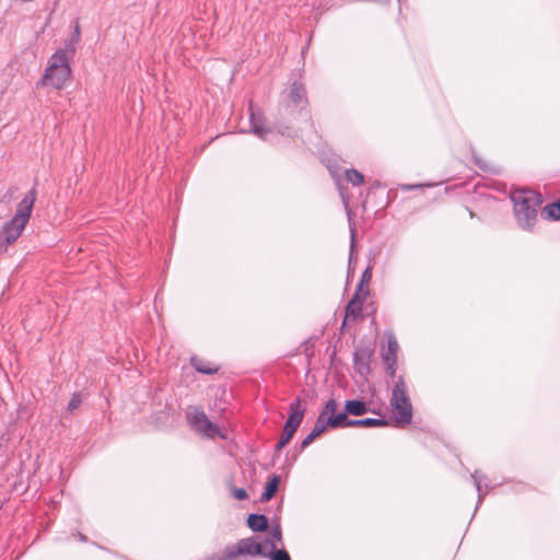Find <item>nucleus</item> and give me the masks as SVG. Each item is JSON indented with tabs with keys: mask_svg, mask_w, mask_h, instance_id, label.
<instances>
[{
	"mask_svg": "<svg viewBox=\"0 0 560 560\" xmlns=\"http://www.w3.org/2000/svg\"><path fill=\"white\" fill-rule=\"evenodd\" d=\"M79 40H80V26L78 23H75L74 32H73L72 36L70 37V39L66 42V44L73 43V47L75 48V45L79 43Z\"/></svg>",
	"mask_w": 560,
	"mask_h": 560,
	"instance_id": "2f4dec72",
	"label": "nucleus"
},
{
	"mask_svg": "<svg viewBox=\"0 0 560 560\" xmlns=\"http://www.w3.org/2000/svg\"><path fill=\"white\" fill-rule=\"evenodd\" d=\"M270 538L265 537L259 539L258 537H247L240 539L235 545L229 546L224 550V560H235L241 556H249L253 558H264L266 548Z\"/></svg>",
	"mask_w": 560,
	"mask_h": 560,
	"instance_id": "39448f33",
	"label": "nucleus"
},
{
	"mask_svg": "<svg viewBox=\"0 0 560 560\" xmlns=\"http://www.w3.org/2000/svg\"><path fill=\"white\" fill-rule=\"evenodd\" d=\"M280 481H281V478L279 475L272 474L271 476H269L264 486V491L261 493L260 501H262V502L270 501L278 492Z\"/></svg>",
	"mask_w": 560,
	"mask_h": 560,
	"instance_id": "6ab92c4d",
	"label": "nucleus"
},
{
	"mask_svg": "<svg viewBox=\"0 0 560 560\" xmlns=\"http://www.w3.org/2000/svg\"><path fill=\"white\" fill-rule=\"evenodd\" d=\"M348 219L350 221V232H351V245H350V254H349V269H350L352 262L355 260V258H354L355 228L351 223L350 214L348 215Z\"/></svg>",
	"mask_w": 560,
	"mask_h": 560,
	"instance_id": "bb28decb",
	"label": "nucleus"
},
{
	"mask_svg": "<svg viewBox=\"0 0 560 560\" xmlns=\"http://www.w3.org/2000/svg\"><path fill=\"white\" fill-rule=\"evenodd\" d=\"M374 348L369 343H360L353 352V368L361 376H366L371 372V358Z\"/></svg>",
	"mask_w": 560,
	"mask_h": 560,
	"instance_id": "9d476101",
	"label": "nucleus"
},
{
	"mask_svg": "<svg viewBox=\"0 0 560 560\" xmlns=\"http://www.w3.org/2000/svg\"><path fill=\"white\" fill-rule=\"evenodd\" d=\"M345 176L348 183L353 186H360L364 183V175L355 168H348L345 171Z\"/></svg>",
	"mask_w": 560,
	"mask_h": 560,
	"instance_id": "b1692460",
	"label": "nucleus"
},
{
	"mask_svg": "<svg viewBox=\"0 0 560 560\" xmlns=\"http://www.w3.org/2000/svg\"><path fill=\"white\" fill-rule=\"evenodd\" d=\"M524 489H525V485H523V483H517V489H516V491H517V492H521V491H523Z\"/></svg>",
	"mask_w": 560,
	"mask_h": 560,
	"instance_id": "ea45409f",
	"label": "nucleus"
},
{
	"mask_svg": "<svg viewBox=\"0 0 560 560\" xmlns=\"http://www.w3.org/2000/svg\"><path fill=\"white\" fill-rule=\"evenodd\" d=\"M190 365L196 372L203 375H213L219 371V366H210L209 362L198 358L197 355H191Z\"/></svg>",
	"mask_w": 560,
	"mask_h": 560,
	"instance_id": "412c9836",
	"label": "nucleus"
},
{
	"mask_svg": "<svg viewBox=\"0 0 560 560\" xmlns=\"http://www.w3.org/2000/svg\"><path fill=\"white\" fill-rule=\"evenodd\" d=\"M540 214L546 220H560V198L542 207Z\"/></svg>",
	"mask_w": 560,
	"mask_h": 560,
	"instance_id": "5701e85b",
	"label": "nucleus"
},
{
	"mask_svg": "<svg viewBox=\"0 0 560 560\" xmlns=\"http://www.w3.org/2000/svg\"><path fill=\"white\" fill-rule=\"evenodd\" d=\"M288 445L287 442H283L281 439L278 440V442L275 445L273 453L275 455H279L281 451Z\"/></svg>",
	"mask_w": 560,
	"mask_h": 560,
	"instance_id": "f704fd0d",
	"label": "nucleus"
},
{
	"mask_svg": "<svg viewBox=\"0 0 560 560\" xmlns=\"http://www.w3.org/2000/svg\"><path fill=\"white\" fill-rule=\"evenodd\" d=\"M475 162H476V164H477L481 170H483V171H486V170H487L486 164L481 163V162H480V160H479L477 156H475Z\"/></svg>",
	"mask_w": 560,
	"mask_h": 560,
	"instance_id": "e433bc0d",
	"label": "nucleus"
},
{
	"mask_svg": "<svg viewBox=\"0 0 560 560\" xmlns=\"http://www.w3.org/2000/svg\"><path fill=\"white\" fill-rule=\"evenodd\" d=\"M74 54L75 48L73 47V43L66 44L65 48H59L51 55L45 70H47V72H52L57 68L70 67V59Z\"/></svg>",
	"mask_w": 560,
	"mask_h": 560,
	"instance_id": "4468645a",
	"label": "nucleus"
},
{
	"mask_svg": "<svg viewBox=\"0 0 560 560\" xmlns=\"http://www.w3.org/2000/svg\"><path fill=\"white\" fill-rule=\"evenodd\" d=\"M186 417L190 427L194 428L196 431H199L201 425L208 419L206 412L199 407H196L192 410L188 411L186 413Z\"/></svg>",
	"mask_w": 560,
	"mask_h": 560,
	"instance_id": "4be33fe9",
	"label": "nucleus"
},
{
	"mask_svg": "<svg viewBox=\"0 0 560 560\" xmlns=\"http://www.w3.org/2000/svg\"><path fill=\"white\" fill-rule=\"evenodd\" d=\"M71 74V67L57 68L52 72H47V70H45L40 83L43 85H50L56 90H61L69 82Z\"/></svg>",
	"mask_w": 560,
	"mask_h": 560,
	"instance_id": "f8f14e48",
	"label": "nucleus"
},
{
	"mask_svg": "<svg viewBox=\"0 0 560 560\" xmlns=\"http://www.w3.org/2000/svg\"><path fill=\"white\" fill-rule=\"evenodd\" d=\"M264 558L269 560H292L290 553L284 548H278L276 541L272 540L268 544Z\"/></svg>",
	"mask_w": 560,
	"mask_h": 560,
	"instance_id": "aec40b11",
	"label": "nucleus"
},
{
	"mask_svg": "<svg viewBox=\"0 0 560 560\" xmlns=\"http://www.w3.org/2000/svg\"><path fill=\"white\" fill-rule=\"evenodd\" d=\"M305 412L306 402L302 401L300 396L295 397L289 405L288 418L283 423L282 433L279 439L289 444L303 422Z\"/></svg>",
	"mask_w": 560,
	"mask_h": 560,
	"instance_id": "0eeeda50",
	"label": "nucleus"
},
{
	"mask_svg": "<svg viewBox=\"0 0 560 560\" xmlns=\"http://www.w3.org/2000/svg\"><path fill=\"white\" fill-rule=\"evenodd\" d=\"M338 402L334 397H330L322 407L319 415L312 428L313 434L317 438L327 432L328 430L343 429L337 416Z\"/></svg>",
	"mask_w": 560,
	"mask_h": 560,
	"instance_id": "423d86ee",
	"label": "nucleus"
},
{
	"mask_svg": "<svg viewBox=\"0 0 560 560\" xmlns=\"http://www.w3.org/2000/svg\"><path fill=\"white\" fill-rule=\"evenodd\" d=\"M317 439V436L315 434H313V432L311 431L300 443V450L301 451H304L306 447H308L315 440Z\"/></svg>",
	"mask_w": 560,
	"mask_h": 560,
	"instance_id": "c85d7f7f",
	"label": "nucleus"
},
{
	"mask_svg": "<svg viewBox=\"0 0 560 560\" xmlns=\"http://www.w3.org/2000/svg\"><path fill=\"white\" fill-rule=\"evenodd\" d=\"M248 112L250 132H253L256 137L261 140H266L269 133L275 132L273 120L270 125H266L267 118L265 114L260 110V108L255 107L252 102L248 105Z\"/></svg>",
	"mask_w": 560,
	"mask_h": 560,
	"instance_id": "1a4fd4ad",
	"label": "nucleus"
},
{
	"mask_svg": "<svg viewBox=\"0 0 560 560\" xmlns=\"http://www.w3.org/2000/svg\"><path fill=\"white\" fill-rule=\"evenodd\" d=\"M366 287H368L366 284H361V282L359 281L353 294H358V296H363V294H364V296L366 299L369 295V289Z\"/></svg>",
	"mask_w": 560,
	"mask_h": 560,
	"instance_id": "473e14b6",
	"label": "nucleus"
},
{
	"mask_svg": "<svg viewBox=\"0 0 560 560\" xmlns=\"http://www.w3.org/2000/svg\"><path fill=\"white\" fill-rule=\"evenodd\" d=\"M365 296L353 294L345 307L346 319L355 320L362 312Z\"/></svg>",
	"mask_w": 560,
	"mask_h": 560,
	"instance_id": "dca6fc26",
	"label": "nucleus"
},
{
	"mask_svg": "<svg viewBox=\"0 0 560 560\" xmlns=\"http://www.w3.org/2000/svg\"><path fill=\"white\" fill-rule=\"evenodd\" d=\"M371 278H372V266H368L361 275V278H360L361 284L368 285L371 281Z\"/></svg>",
	"mask_w": 560,
	"mask_h": 560,
	"instance_id": "c756f323",
	"label": "nucleus"
},
{
	"mask_svg": "<svg viewBox=\"0 0 560 560\" xmlns=\"http://www.w3.org/2000/svg\"><path fill=\"white\" fill-rule=\"evenodd\" d=\"M370 410L369 402L364 398L347 399L345 401L343 410L338 411L337 416L342 424V428H349L353 419L349 416L360 417L368 413Z\"/></svg>",
	"mask_w": 560,
	"mask_h": 560,
	"instance_id": "6e6552de",
	"label": "nucleus"
},
{
	"mask_svg": "<svg viewBox=\"0 0 560 560\" xmlns=\"http://www.w3.org/2000/svg\"><path fill=\"white\" fill-rule=\"evenodd\" d=\"M246 525L254 533H266L269 529V520L265 514L250 513L247 516Z\"/></svg>",
	"mask_w": 560,
	"mask_h": 560,
	"instance_id": "2eb2a0df",
	"label": "nucleus"
},
{
	"mask_svg": "<svg viewBox=\"0 0 560 560\" xmlns=\"http://www.w3.org/2000/svg\"><path fill=\"white\" fill-rule=\"evenodd\" d=\"M369 412H371V413H373V415H376V416H378V417L383 416V415H382V411H381L380 409H375V408H371V407H370Z\"/></svg>",
	"mask_w": 560,
	"mask_h": 560,
	"instance_id": "4c0bfd02",
	"label": "nucleus"
},
{
	"mask_svg": "<svg viewBox=\"0 0 560 560\" xmlns=\"http://www.w3.org/2000/svg\"><path fill=\"white\" fill-rule=\"evenodd\" d=\"M74 536L78 538V540L80 542H86L88 541V536L82 534V533L78 532Z\"/></svg>",
	"mask_w": 560,
	"mask_h": 560,
	"instance_id": "c9c22d12",
	"label": "nucleus"
},
{
	"mask_svg": "<svg viewBox=\"0 0 560 560\" xmlns=\"http://www.w3.org/2000/svg\"><path fill=\"white\" fill-rule=\"evenodd\" d=\"M348 320H349V319H346V315H345V316H343V319H342V323H341V326H340V330H341V331H345L346 326H347V322H348Z\"/></svg>",
	"mask_w": 560,
	"mask_h": 560,
	"instance_id": "58836bf2",
	"label": "nucleus"
},
{
	"mask_svg": "<svg viewBox=\"0 0 560 560\" xmlns=\"http://www.w3.org/2000/svg\"><path fill=\"white\" fill-rule=\"evenodd\" d=\"M510 200L516 225L524 232H534L538 211L544 202L541 194L533 189L517 188L511 190Z\"/></svg>",
	"mask_w": 560,
	"mask_h": 560,
	"instance_id": "f257e3e1",
	"label": "nucleus"
},
{
	"mask_svg": "<svg viewBox=\"0 0 560 560\" xmlns=\"http://www.w3.org/2000/svg\"><path fill=\"white\" fill-rule=\"evenodd\" d=\"M37 185L38 179L35 178L31 190L18 203L14 215L0 229V256L7 252L9 245L20 237L28 223L36 201Z\"/></svg>",
	"mask_w": 560,
	"mask_h": 560,
	"instance_id": "f03ea898",
	"label": "nucleus"
},
{
	"mask_svg": "<svg viewBox=\"0 0 560 560\" xmlns=\"http://www.w3.org/2000/svg\"><path fill=\"white\" fill-rule=\"evenodd\" d=\"M199 431L202 432L203 434H206L207 436L212 438V436L219 435V436L223 438V434H221L220 428L209 419H207V421H205V423L201 425Z\"/></svg>",
	"mask_w": 560,
	"mask_h": 560,
	"instance_id": "393cba45",
	"label": "nucleus"
},
{
	"mask_svg": "<svg viewBox=\"0 0 560 560\" xmlns=\"http://www.w3.org/2000/svg\"><path fill=\"white\" fill-rule=\"evenodd\" d=\"M282 98L290 102V104H295L302 108L308 109L310 102L307 97V90L305 83L302 81L293 80L290 83L288 93H283Z\"/></svg>",
	"mask_w": 560,
	"mask_h": 560,
	"instance_id": "ddd939ff",
	"label": "nucleus"
},
{
	"mask_svg": "<svg viewBox=\"0 0 560 560\" xmlns=\"http://www.w3.org/2000/svg\"><path fill=\"white\" fill-rule=\"evenodd\" d=\"M232 493H233L234 499H236L238 501H243L248 498V493H247L246 489H244V488H234Z\"/></svg>",
	"mask_w": 560,
	"mask_h": 560,
	"instance_id": "7c9ffc66",
	"label": "nucleus"
},
{
	"mask_svg": "<svg viewBox=\"0 0 560 560\" xmlns=\"http://www.w3.org/2000/svg\"><path fill=\"white\" fill-rule=\"evenodd\" d=\"M273 524L270 528V540L276 541V545L282 542V528L279 518H275Z\"/></svg>",
	"mask_w": 560,
	"mask_h": 560,
	"instance_id": "a878e982",
	"label": "nucleus"
},
{
	"mask_svg": "<svg viewBox=\"0 0 560 560\" xmlns=\"http://www.w3.org/2000/svg\"><path fill=\"white\" fill-rule=\"evenodd\" d=\"M81 404H82V396L80 393L75 392L72 394V396L68 402L67 409L69 411H73V410L78 409Z\"/></svg>",
	"mask_w": 560,
	"mask_h": 560,
	"instance_id": "cd10ccee",
	"label": "nucleus"
},
{
	"mask_svg": "<svg viewBox=\"0 0 560 560\" xmlns=\"http://www.w3.org/2000/svg\"><path fill=\"white\" fill-rule=\"evenodd\" d=\"M387 348L382 352V361L386 366V373L389 377H395L397 371L398 341L394 332L386 335Z\"/></svg>",
	"mask_w": 560,
	"mask_h": 560,
	"instance_id": "9b49d317",
	"label": "nucleus"
},
{
	"mask_svg": "<svg viewBox=\"0 0 560 560\" xmlns=\"http://www.w3.org/2000/svg\"><path fill=\"white\" fill-rule=\"evenodd\" d=\"M389 425V420L385 416L378 418L353 419L349 428H385Z\"/></svg>",
	"mask_w": 560,
	"mask_h": 560,
	"instance_id": "a211bd4d",
	"label": "nucleus"
},
{
	"mask_svg": "<svg viewBox=\"0 0 560 560\" xmlns=\"http://www.w3.org/2000/svg\"><path fill=\"white\" fill-rule=\"evenodd\" d=\"M389 405L396 427L404 428L411 423L412 404L402 375L398 376L392 388Z\"/></svg>",
	"mask_w": 560,
	"mask_h": 560,
	"instance_id": "20e7f679",
	"label": "nucleus"
},
{
	"mask_svg": "<svg viewBox=\"0 0 560 560\" xmlns=\"http://www.w3.org/2000/svg\"><path fill=\"white\" fill-rule=\"evenodd\" d=\"M311 118L310 109L302 108L299 105L290 104L282 98L277 113L273 115L275 132L287 138L298 137V130L294 122L299 120H308Z\"/></svg>",
	"mask_w": 560,
	"mask_h": 560,
	"instance_id": "7ed1b4c3",
	"label": "nucleus"
},
{
	"mask_svg": "<svg viewBox=\"0 0 560 560\" xmlns=\"http://www.w3.org/2000/svg\"><path fill=\"white\" fill-rule=\"evenodd\" d=\"M471 479L474 480V485H475V488L477 490V505L475 508V512L474 514L477 512V510L479 509L480 504L482 503L485 497L487 495V492L489 489H491L492 487L489 486L488 483L485 485V488L486 490H483L482 488V481L487 480V476L481 474L479 470H475L472 474H471Z\"/></svg>",
	"mask_w": 560,
	"mask_h": 560,
	"instance_id": "f3484780",
	"label": "nucleus"
},
{
	"mask_svg": "<svg viewBox=\"0 0 560 560\" xmlns=\"http://www.w3.org/2000/svg\"><path fill=\"white\" fill-rule=\"evenodd\" d=\"M425 185H423V184H405V185H401V190L409 191V190H412V189H421Z\"/></svg>",
	"mask_w": 560,
	"mask_h": 560,
	"instance_id": "72a5a7b5",
	"label": "nucleus"
}]
</instances>
